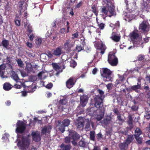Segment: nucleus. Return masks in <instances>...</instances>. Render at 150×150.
Masks as SVG:
<instances>
[{"instance_id": "f257e3e1", "label": "nucleus", "mask_w": 150, "mask_h": 150, "mask_svg": "<svg viewBox=\"0 0 150 150\" xmlns=\"http://www.w3.org/2000/svg\"><path fill=\"white\" fill-rule=\"evenodd\" d=\"M130 36L132 41L134 47H141L143 48L142 44L143 43L147 42L149 41V37H146L143 39V42H141L142 37L138 34L137 30H134L130 34Z\"/></svg>"}, {"instance_id": "f03ea898", "label": "nucleus", "mask_w": 150, "mask_h": 150, "mask_svg": "<svg viewBox=\"0 0 150 150\" xmlns=\"http://www.w3.org/2000/svg\"><path fill=\"white\" fill-rule=\"evenodd\" d=\"M103 4L104 6L102 8L101 11L103 14L109 17L115 15L114 6L110 0H103Z\"/></svg>"}, {"instance_id": "7ed1b4c3", "label": "nucleus", "mask_w": 150, "mask_h": 150, "mask_svg": "<svg viewBox=\"0 0 150 150\" xmlns=\"http://www.w3.org/2000/svg\"><path fill=\"white\" fill-rule=\"evenodd\" d=\"M95 107L88 108L86 112L89 115L95 117L98 121H100L104 116V110L102 107L98 108Z\"/></svg>"}, {"instance_id": "20e7f679", "label": "nucleus", "mask_w": 150, "mask_h": 150, "mask_svg": "<svg viewBox=\"0 0 150 150\" xmlns=\"http://www.w3.org/2000/svg\"><path fill=\"white\" fill-rule=\"evenodd\" d=\"M98 91L100 95L96 96L94 98L95 101V105L98 108H101L102 107L103 104V100L104 98V92L102 91L98 90Z\"/></svg>"}, {"instance_id": "39448f33", "label": "nucleus", "mask_w": 150, "mask_h": 150, "mask_svg": "<svg viewBox=\"0 0 150 150\" xmlns=\"http://www.w3.org/2000/svg\"><path fill=\"white\" fill-rule=\"evenodd\" d=\"M29 145L28 140L23 137L21 138V140L19 141L17 144L18 146L21 150H24L28 147Z\"/></svg>"}, {"instance_id": "423d86ee", "label": "nucleus", "mask_w": 150, "mask_h": 150, "mask_svg": "<svg viewBox=\"0 0 150 150\" xmlns=\"http://www.w3.org/2000/svg\"><path fill=\"white\" fill-rule=\"evenodd\" d=\"M108 60L112 66H116L118 63L117 59L115 56V53L113 52H110L109 53Z\"/></svg>"}, {"instance_id": "0eeeda50", "label": "nucleus", "mask_w": 150, "mask_h": 150, "mask_svg": "<svg viewBox=\"0 0 150 150\" xmlns=\"http://www.w3.org/2000/svg\"><path fill=\"white\" fill-rule=\"evenodd\" d=\"M133 139L134 137L133 135H128L125 142L120 144V150H125L127 148L128 145L132 142Z\"/></svg>"}, {"instance_id": "6e6552de", "label": "nucleus", "mask_w": 150, "mask_h": 150, "mask_svg": "<svg viewBox=\"0 0 150 150\" xmlns=\"http://www.w3.org/2000/svg\"><path fill=\"white\" fill-rule=\"evenodd\" d=\"M52 65L54 69L57 72L56 74L57 75H58L59 73L62 72L63 70L65 68L63 63L57 64L53 63L52 64Z\"/></svg>"}, {"instance_id": "1a4fd4ad", "label": "nucleus", "mask_w": 150, "mask_h": 150, "mask_svg": "<svg viewBox=\"0 0 150 150\" xmlns=\"http://www.w3.org/2000/svg\"><path fill=\"white\" fill-rule=\"evenodd\" d=\"M139 29L144 33H147L149 30V25L147 21H143L140 24Z\"/></svg>"}, {"instance_id": "9d476101", "label": "nucleus", "mask_w": 150, "mask_h": 150, "mask_svg": "<svg viewBox=\"0 0 150 150\" xmlns=\"http://www.w3.org/2000/svg\"><path fill=\"white\" fill-rule=\"evenodd\" d=\"M16 133H22L26 128L25 124L22 121H18L16 123Z\"/></svg>"}, {"instance_id": "9b49d317", "label": "nucleus", "mask_w": 150, "mask_h": 150, "mask_svg": "<svg viewBox=\"0 0 150 150\" xmlns=\"http://www.w3.org/2000/svg\"><path fill=\"white\" fill-rule=\"evenodd\" d=\"M96 48L98 50H100V53L103 54L104 53L105 50L106 49L105 45L103 43L102 41L97 42L95 45Z\"/></svg>"}, {"instance_id": "f8f14e48", "label": "nucleus", "mask_w": 150, "mask_h": 150, "mask_svg": "<svg viewBox=\"0 0 150 150\" xmlns=\"http://www.w3.org/2000/svg\"><path fill=\"white\" fill-rule=\"evenodd\" d=\"M61 22L60 21L56 19L51 24V33H54L57 30V27L56 26L57 25L59 27H60L61 25Z\"/></svg>"}, {"instance_id": "ddd939ff", "label": "nucleus", "mask_w": 150, "mask_h": 150, "mask_svg": "<svg viewBox=\"0 0 150 150\" xmlns=\"http://www.w3.org/2000/svg\"><path fill=\"white\" fill-rule=\"evenodd\" d=\"M75 41H71L69 39L65 41L64 45V48L65 50L69 51L71 48L74 45Z\"/></svg>"}, {"instance_id": "4468645a", "label": "nucleus", "mask_w": 150, "mask_h": 150, "mask_svg": "<svg viewBox=\"0 0 150 150\" xmlns=\"http://www.w3.org/2000/svg\"><path fill=\"white\" fill-rule=\"evenodd\" d=\"M84 122L83 118L79 117L75 121L74 123L78 128H82L84 125Z\"/></svg>"}, {"instance_id": "2eb2a0df", "label": "nucleus", "mask_w": 150, "mask_h": 150, "mask_svg": "<svg viewBox=\"0 0 150 150\" xmlns=\"http://www.w3.org/2000/svg\"><path fill=\"white\" fill-rule=\"evenodd\" d=\"M142 133V132L139 128H137L136 129L135 132V137L137 141L139 144H141L142 143V139L139 137Z\"/></svg>"}, {"instance_id": "dca6fc26", "label": "nucleus", "mask_w": 150, "mask_h": 150, "mask_svg": "<svg viewBox=\"0 0 150 150\" xmlns=\"http://www.w3.org/2000/svg\"><path fill=\"white\" fill-rule=\"evenodd\" d=\"M88 99V97L86 95L83 94L80 97V105L83 107L85 106L87 104Z\"/></svg>"}, {"instance_id": "f3484780", "label": "nucleus", "mask_w": 150, "mask_h": 150, "mask_svg": "<svg viewBox=\"0 0 150 150\" xmlns=\"http://www.w3.org/2000/svg\"><path fill=\"white\" fill-rule=\"evenodd\" d=\"M69 136L71 140H76L78 139L80 137V135L74 130H70L69 132Z\"/></svg>"}, {"instance_id": "a211bd4d", "label": "nucleus", "mask_w": 150, "mask_h": 150, "mask_svg": "<svg viewBox=\"0 0 150 150\" xmlns=\"http://www.w3.org/2000/svg\"><path fill=\"white\" fill-rule=\"evenodd\" d=\"M33 140L36 142L39 141L40 140V133L39 132H33L32 133Z\"/></svg>"}, {"instance_id": "6ab92c4d", "label": "nucleus", "mask_w": 150, "mask_h": 150, "mask_svg": "<svg viewBox=\"0 0 150 150\" xmlns=\"http://www.w3.org/2000/svg\"><path fill=\"white\" fill-rule=\"evenodd\" d=\"M67 103V101L65 99L60 100L59 104L58 105V108L59 110L62 111L63 110V108L64 107L63 105H66Z\"/></svg>"}, {"instance_id": "aec40b11", "label": "nucleus", "mask_w": 150, "mask_h": 150, "mask_svg": "<svg viewBox=\"0 0 150 150\" xmlns=\"http://www.w3.org/2000/svg\"><path fill=\"white\" fill-rule=\"evenodd\" d=\"M62 47H61L56 48L53 51L54 55L56 56H59L62 54L64 52L62 50Z\"/></svg>"}, {"instance_id": "412c9836", "label": "nucleus", "mask_w": 150, "mask_h": 150, "mask_svg": "<svg viewBox=\"0 0 150 150\" xmlns=\"http://www.w3.org/2000/svg\"><path fill=\"white\" fill-rule=\"evenodd\" d=\"M75 81L72 78H70L66 82V85L67 87L69 88H71L74 85Z\"/></svg>"}, {"instance_id": "4be33fe9", "label": "nucleus", "mask_w": 150, "mask_h": 150, "mask_svg": "<svg viewBox=\"0 0 150 150\" xmlns=\"http://www.w3.org/2000/svg\"><path fill=\"white\" fill-rule=\"evenodd\" d=\"M51 129V127L50 126H45L42 129L41 131L42 134H46L47 133H49Z\"/></svg>"}, {"instance_id": "5701e85b", "label": "nucleus", "mask_w": 150, "mask_h": 150, "mask_svg": "<svg viewBox=\"0 0 150 150\" xmlns=\"http://www.w3.org/2000/svg\"><path fill=\"white\" fill-rule=\"evenodd\" d=\"M141 8L143 11H145L147 12L150 11V7H149L147 3L143 1L142 4Z\"/></svg>"}, {"instance_id": "b1692460", "label": "nucleus", "mask_w": 150, "mask_h": 150, "mask_svg": "<svg viewBox=\"0 0 150 150\" xmlns=\"http://www.w3.org/2000/svg\"><path fill=\"white\" fill-rule=\"evenodd\" d=\"M6 68L5 65L3 64L0 66V76L2 78H7V77L3 76L4 71Z\"/></svg>"}, {"instance_id": "393cba45", "label": "nucleus", "mask_w": 150, "mask_h": 150, "mask_svg": "<svg viewBox=\"0 0 150 150\" xmlns=\"http://www.w3.org/2000/svg\"><path fill=\"white\" fill-rule=\"evenodd\" d=\"M11 78L15 81L17 82L18 81L19 79L17 74L16 73L13 71H11Z\"/></svg>"}, {"instance_id": "a878e982", "label": "nucleus", "mask_w": 150, "mask_h": 150, "mask_svg": "<svg viewBox=\"0 0 150 150\" xmlns=\"http://www.w3.org/2000/svg\"><path fill=\"white\" fill-rule=\"evenodd\" d=\"M140 85V83H138L137 85L132 86L131 87V89L132 90L134 91L137 92H139L141 88Z\"/></svg>"}, {"instance_id": "bb28decb", "label": "nucleus", "mask_w": 150, "mask_h": 150, "mask_svg": "<svg viewBox=\"0 0 150 150\" xmlns=\"http://www.w3.org/2000/svg\"><path fill=\"white\" fill-rule=\"evenodd\" d=\"M102 70L103 72V73L102 74L103 76H105L111 74V71L107 68H103L102 69Z\"/></svg>"}, {"instance_id": "cd10ccee", "label": "nucleus", "mask_w": 150, "mask_h": 150, "mask_svg": "<svg viewBox=\"0 0 150 150\" xmlns=\"http://www.w3.org/2000/svg\"><path fill=\"white\" fill-rule=\"evenodd\" d=\"M111 38L112 40L116 42H118L120 39V36L115 35V33L114 32L112 33Z\"/></svg>"}, {"instance_id": "c85d7f7f", "label": "nucleus", "mask_w": 150, "mask_h": 150, "mask_svg": "<svg viewBox=\"0 0 150 150\" xmlns=\"http://www.w3.org/2000/svg\"><path fill=\"white\" fill-rule=\"evenodd\" d=\"M62 122L60 121H58V126L59 127V129L62 133H63L65 131V127L61 123Z\"/></svg>"}, {"instance_id": "c756f323", "label": "nucleus", "mask_w": 150, "mask_h": 150, "mask_svg": "<svg viewBox=\"0 0 150 150\" xmlns=\"http://www.w3.org/2000/svg\"><path fill=\"white\" fill-rule=\"evenodd\" d=\"M125 17L124 19L125 21H129L132 20L133 18L132 14L131 13H127L125 15Z\"/></svg>"}, {"instance_id": "7c9ffc66", "label": "nucleus", "mask_w": 150, "mask_h": 150, "mask_svg": "<svg viewBox=\"0 0 150 150\" xmlns=\"http://www.w3.org/2000/svg\"><path fill=\"white\" fill-rule=\"evenodd\" d=\"M10 84L6 83L4 84L3 88L6 91H8L11 89L12 88Z\"/></svg>"}, {"instance_id": "2f4dec72", "label": "nucleus", "mask_w": 150, "mask_h": 150, "mask_svg": "<svg viewBox=\"0 0 150 150\" xmlns=\"http://www.w3.org/2000/svg\"><path fill=\"white\" fill-rule=\"evenodd\" d=\"M71 147L70 145H65L63 144H62L60 146V147L62 148V150H70Z\"/></svg>"}, {"instance_id": "473e14b6", "label": "nucleus", "mask_w": 150, "mask_h": 150, "mask_svg": "<svg viewBox=\"0 0 150 150\" xmlns=\"http://www.w3.org/2000/svg\"><path fill=\"white\" fill-rule=\"evenodd\" d=\"M2 46L8 49L9 45V41L8 40L4 39L1 42Z\"/></svg>"}, {"instance_id": "72a5a7b5", "label": "nucleus", "mask_w": 150, "mask_h": 150, "mask_svg": "<svg viewBox=\"0 0 150 150\" xmlns=\"http://www.w3.org/2000/svg\"><path fill=\"white\" fill-rule=\"evenodd\" d=\"M103 77V80L105 81H112V78L111 76V74L109 75H107Z\"/></svg>"}, {"instance_id": "f704fd0d", "label": "nucleus", "mask_w": 150, "mask_h": 150, "mask_svg": "<svg viewBox=\"0 0 150 150\" xmlns=\"http://www.w3.org/2000/svg\"><path fill=\"white\" fill-rule=\"evenodd\" d=\"M70 123V121L68 119L64 120L61 123L62 124H63L65 127H67L68 126Z\"/></svg>"}, {"instance_id": "c9c22d12", "label": "nucleus", "mask_w": 150, "mask_h": 150, "mask_svg": "<svg viewBox=\"0 0 150 150\" xmlns=\"http://www.w3.org/2000/svg\"><path fill=\"white\" fill-rule=\"evenodd\" d=\"M25 26L26 27H27L28 28V31L29 33H31L32 32L33 30L32 29L30 25V24L27 23H25Z\"/></svg>"}, {"instance_id": "e433bc0d", "label": "nucleus", "mask_w": 150, "mask_h": 150, "mask_svg": "<svg viewBox=\"0 0 150 150\" xmlns=\"http://www.w3.org/2000/svg\"><path fill=\"white\" fill-rule=\"evenodd\" d=\"M110 117H109L106 119H104L101 121V123L102 124H104L105 125H107L110 123Z\"/></svg>"}, {"instance_id": "4c0bfd02", "label": "nucleus", "mask_w": 150, "mask_h": 150, "mask_svg": "<svg viewBox=\"0 0 150 150\" xmlns=\"http://www.w3.org/2000/svg\"><path fill=\"white\" fill-rule=\"evenodd\" d=\"M16 61L18 65L21 67H23L24 66V64L23 62L20 59H18Z\"/></svg>"}, {"instance_id": "58836bf2", "label": "nucleus", "mask_w": 150, "mask_h": 150, "mask_svg": "<svg viewBox=\"0 0 150 150\" xmlns=\"http://www.w3.org/2000/svg\"><path fill=\"white\" fill-rule=\"evenodd\" d=\"M20 20L19 19L17 16L15 19V22L16 25L19 26L20 25Z\"/></svg>"}, {"instance_id": "ea45409f", "label": "nucleus", "mask_w": 150, "mask_h": 150, "mask_svg": "<svg viewBox=\"0 0 150 150\" xmlns=\"http://www.w3.org/2000/svg\"><path fill=\"white\" fill-rule=\"evenodd\" d=\"M117 120L119 121L118 123L120 125H122L124 121L123 119L121 118L120 115H117Z\"/></svg>"}, {"instance_id": "a19ab883", "label": "nucleus", "mask_w": 150, "mask_h": 150, "mask_svg": "<svg viewBox=\"0 0 150 150\" xmlns=\"http://www.w3.org/2000/svg\"><path fill=\"white\" fill-rule=\"evenodd\" d=\"M85 142L83 139L81 140L79 142V145L80 146L84 147L85 146Z\"/></svg>"}, {"instance_id": "79ce46f5", "label": "nucleus", "mask_w": 150, "mask_h": 150, "mask_svg": "<svg viewBox=\"0 0 150 150\" xmlns=\"http://www.w3.org/2000/svg\"><path fill=\"white\" fill-rule=\"evenodd\" d=\"M83 49V46L81 45H77L76 47V50L79 52Z\"/></svg>"}, {"instance_id": "37998d69", "label": "nucleus", "mask_w": 150, "mask_h": 150, "mask_svg": "<svg viewBox=\"0 0 150 150\" xmlns=\"http://www.w3.org/2000/svg\"><path fill=\"white\" fill-rule=\"evenodd\" d=\"M99 28L101 30H103L104 29L105 25L103 23H99L97 22Z\"/></svg>"}, {"instance_id": "c03bdc74", "label": "nucleus", "mask_w": 150, "mask_h": 150, "mask_svg": "<svg viewBox=\"0 0 150 150\" xmlns=\"http://www.w3.org/2000/svg\"><path fill=\"white\" fill-rule=\"evenodd\" d=\"M95 132L94 131L91 132L90 134V139L93 141H94L95 140Z\"/></svg>"}, {"instance_id": "a18cd8bd", "label": "nucleus", "mask_w": 150, "mask_h": 150, "mask_svg": "<svg viewBox=\"0 0 150 150\" xmlns=\"http://www.w3.org/2000/svg\"><path fill=\"white\" fill-rule=\"evenodd\" d=\"M42 42V39L39 38H37L35 40V43L37 45H40Z\"/></svg>"}, {"instance_id": "49530a36", "label": "nucleus", "mask_w": 150, "mask_h": 150, "mask_svg": "<svg viewBox=\"0 0 150 150\" xmlns=\"http://www.w3.org/2000/svg\"><path fill=\"white\" fill-rule=\"evenodd\" d=\"M85 121L88 122V123L85 126V128L87 129L86 130H88L90 126V122L89 120L88 119H85Z\"/></svg>"}, {"instance_id": "de8ad7c7", "label": "nucleus", "mask_w": 150, "mask_h": 150, "mask_svg": "<svg viewBox=\"0 0 150 150\" xmlns=\"http://www.w3.org/2000/svg\"><path fill=\"white\" fill-rule=\"evenodd\" d=\"M79 36V33L77 32L76 33H73L72 35V37L71 38L72 39H74L75 38H77Z\"/></svg>"}, {"instance_id": "09e8293b", "label": "nucleus", "mask_w": 150, "mask_h": 150, "mask_svg": "<svg viewBox=\"0 0 150 150\" xmlns=\"http://www.w3.org/2000/svg\"><path fill=\"white\" fill-rule=\"evenodd\" d=\"M76 63L74 60H72L70 62V66L71 67L74 68L76 65Z\"/></svg>"}, {"instance_id": "8fccbe9b", "label": "nucleus", "mask_w": 150, "mask_h": 150, "mask_svg": "<svg viewBox=\"0 0 150 150\" xmlns=\"http://www.w3.org/2000/svg\"><path fill=\"white\" fill-rule=\"evenodd\" d=\"M132 118L131 116L129 115L128 117V123L129 125H132Z\"/></svg>"}, {"instance_id": "3c124183", "label": "nucleus", "mask_w": 150, "mask_h": 150, "mask_svg": "<svg viewBox=\"0 0 150 150\" xmlns=\"http://www.w3.org/2000/svg\"><path fill=\"white\" fill-rule=\"evenodd\" d=\"M146 119H149L150 118V111L146 112V114L144 115Z\"/></svg>"}, {"instance_id": "603ef678", "label": "nucleus", "mask_w": 150, "mask_h": 150, "mask_svg": "<svg viewBox=\"0 0 150 150\" xmlns=\"http://www.w3.org/2000/svg\"><path fill=\"white\" fill-rule=\"evenodd\" d=\"M71 139L70 137H69H69H67L65 138V142L66 143H69L71 141Z\"/></svg>"}, {"instance_id": "864d4df0", "label": "nucleus", "mask_w": 150, "mask_h": 150, "mask_svg": "<svg viewBox=\"0 0 150 150\" xmlns=\"http://www.w3.org/2000/svg\"><path fill=\"white\" fill-rule=\"evenodd\" d=\"M113 86L112 83H110L106 85L107 88L108 90H110L112 89Z\"/></svg>"}, {"instance_id": "5fc2aeb1", "label": "nucleus", "mask_w": 150, "mask_h": 150, "mask_svg": "<svg viewBox=\"0 0 150 150\" xmlns=\"http://www.w3.org/2000/svg\"><path fill=\"white\" fill-rule=\"evenodd\" d=\"M53 86V84L51 83H50L48 84H47L46 86L45 87L46 88L50 89H51Z\"/></svg>"}, {"instance_id": "6e6d98bb", "label": "nucleus", "mask_w": 150, "mask_h": 150, "mask_svg": "<svg viewBox=\"0 0 150 150\" xmlns=\"http://www.w3.org/2000/svg\"><path fill=\"white\" fill-rule=\"evenodd\" d=\"M45 73V72L43 71H42L40 72L38 74V77L40 79H42V75Z\"/></svg>"}, {"instance_id": "4d7b16f0", "label": "nucleus", "mask_w": 150, "mask_h": 150, "mask_svg": "<svg viewBox=\"0 0 150 150\" xmlns=\"http://www.w3.org/2000/svg\"><path fill=\"white\" fill-rule=\"evenodd\" d=\"M31 81H34L36 80L37 78L35 76H32L31 77Z\"/></svg>"}, {"instance_id": "13d9d810", "label": "nucleus", "mask_w": 150, "mask_h": 150, "mask_svg": "<svg viewBox=\"0 0 150 150\" xmlns=\"http://www.w3.org/2000/svg\"><path fill=\"white\" fill-rule=\"evenodd\" d=\"M97 138L99 140H100L102 138V135L100 133H98L97 134Z\"/></svg>"}, {"instance_id": "bf43d9fd", "label": "nucleus", "mask_w": 150, "mask_h": 150, "mask_svg": "<svg viewBox=\"0 0 150 150\" xmlns=\"http://www.w3.org/2000/svg\"><path fill=\"white\" fill-rule=\"evenodd\" d=\"M65 31V28H63L59 30V32L60 33L63 34L64 33V32Z\"/></svg>"}, {"instance_id": "052dcab7", "label": "nucleus", "mask_w": 150, "mask_h": 150, "mask_svg": "<svg viewBox=\"0 0 150 150\" xmlns=\"http://www.w3.org/2000/svg\"><path fill=\"white\" fill-rule=\"evenodd\" d=\"M69 14L70 15L73 16L74 14V13L73 11V9L71 8L70 9V11L69 12Z\"/></svg>"}, {"instance_id": "680f3d73", "label": "nucleus", "mask_w": 150, "mask_h": 150, "mask_svg": "<svg viewBox=\"0 0 150 150\" xmlns=\"http://www.w3.org/2000/svg\"><path fill=\"white\" fill-rule=\"evenodd\" d=\"M144 58V56L142 55H139V58L138 60L139 61H141Z\"/></svg>"}, {"instance_id": "e2e57ef3", "label": "nucleus", "mask_w": 150, "mask_h": 150, "mask_svg": "<svg viewBox=\"0 0 150 150\" xmlns=\"http://www.w3.org/2000/svg\"><path fill=\"white\" fill-rule=\"evenodd\" d=\"M47 55L50 58L52 57L53 56L52 54L50 52H47Z\"/></svg>"}, {"instance_id": "0e129e2a", "label": "nucleus", "mask_w": 150, "mask_h": 150, "mask_svg": "<svg viewBox=\"0 0 150 150\" xmlns=\"http://www.w3.org/2000/svg\"><path fill=\"white\" fill-rule=\"evenodd\" d=\"M126 4H127V5L128 6L127 8L128 9H130V10H132V9L133 7H130V6L132 5V4H127V2H126Z\"/></svg>"}, {"instance_id": "69168bd1", "label": "nucleus", "mask_w": 150, "mask_h": 150, "mask_svg": "<svg viewBox=\"0 0 150 150\" xmlns=\"http://www.w3.org/2000/svg\"><path fill=\"white\" fill-rule=\"evenodd\" d=\"M82 1H80L79 3L77 4L76 6V7L77 8H79L81 7V6L82 5Z\"/></svg>"}, {"instance_id": "338daca9", "label": "nucleus", "mask_w": 150, "mask_h": 150, "mask_svg": "<svg viewBox=\"0 0 150 150\" xmlns=\"http://www.w3.org/2000/svg\"><path fill=\"white\" fill-rule=\"evenodd\" d=\"M34 37L35 36L33 34H31L29 36V39L31 41H32L33 40Z\"/></svg>"}, {"instance_id": "774afa93", "label": "nucleus", "mask_w": 150, "mask_h": 150, "mask_svg": "<svg viewBox=\"0 0 150 150\" xmlns=\"http://www.w3.org/2000/svg\"><path fill=\"white\" fill-rule=\"evenodd\" d=\"M139 117H135L134 120V121L136 122H138V121L139 120Z\"/></svg>"}]
</instances>
